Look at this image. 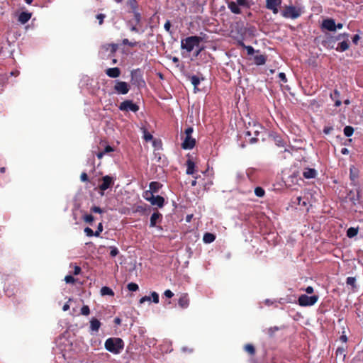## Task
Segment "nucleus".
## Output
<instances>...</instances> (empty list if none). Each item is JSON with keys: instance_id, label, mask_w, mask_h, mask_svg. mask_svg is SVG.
<instances>
[{"instance_id": "obj_1", "label": "nucleus", "mask_w": 363, "mask_h": 363, "mask_svg": "<svg viewBox=\"0 0 363 363\" xmlns=\"http://www.w3.org/2000/svg\"><path fill=\"white\" fill-rule=\"evenodd\" d=\"M245 132V138L250 144H254L259 140V136L264 131V128L259 123H249Z\"/></svg>"}, {"instance_id": "obj_2", "label": "nucleus", "mask_w": 363, "mask_h": 363, "mask_svg": "<svg viewBox=\"0 0 363 363\" xmlns=\"http://www.w3.org/2000/svg\"><path fill=\"white\" fill-rule=\"evenodd\" d=\"M105 349L115 354H119L124 347V342L119 337H109L104 343Z\"/></svg>"}, {"instance_id": "obj_3", "label": "nucleus", "mask_w": 363, "mask_h": 363, "mask_svg": "<svg viewBox=\"0 0 363 363\" xmlns=\"http://www.w3.org/2000/svg\"><path fill=\"white\" fill-rule=\"evenodd\" d=\"M118 49V45L116 43H106L101 45L99 55L103 60L113 57Z\"/></svg>"}, {"instance_id": "obj_4", "label": "nucleus", "mask_w": 363, "mask_h": 363, "mask_svg": "<svg viewBox=\"0 0 363 363\" xmlns=\"http://www.w3.org/2000/svg\"><path fill=\"white\" fill-rule=\"evenodd\" d=\"M203 38L200 36L193 35L182 39L181 41V48L186 50L188 52H191L194 47H198Z\"/></svg>"}, {"instance_id": "obj_5", "label": "nucleus", "mask_w": 363, "mask_h": 363, "mask_svg": "<svg viewBox=\"0 0 363 363\" xmlns=\"http://www.w3.org/2000/svg\"><path fill=\"white\" fill-rule=\"evenodd\" d=\"M303 10L301 7L294 6H285L281 14L285 18L296 19L301 16Z\"/></svg>"}, {"instance_id": "obj_6", "label": "nucleus", "mask_w": 363, "mask_h": 363, "mask_svg": "<svg viewBox=\"0 0 363 363\" xmlns=\"http://www.w3.org/2000/svg\"><path fill=\"white\" fill-rule=\"evenodd\" d=\"M228 7L234 14H240L242 13L240 7L250 9L251 5L248 0H236V1H227Z\"/></svg>"}, {"instance_id": "obj_7", "label": "nucleus", "mask_w": 363, "mask_h": 363, "mask_svg": "<svg viewBox=\"0 0 363 363\" xmlns=\"http://www.w3.org/2000/svg\"><path fill=\"white\" fill-rule=\"evenodd\" d=\"M130 82L138 88L145 86L143 71L140 68L134 69L130 71Z\"/></svg>"}, {"instance_id": "obj_8", "label": "nucleus", "mask_w": 363, "mask_h": 363, "mask_svg": "<svg viewBox=\"0 0 363 363\" xmlns=\"http://www.w3.org/2000/svg\"><path fill=\"white\" fill-rule=\"evenodd\" d=\"M318 300V296L313 295L308 296L306 294H302L298 297V303L299 306L306 307L314 305Z\"/></svg>"}, {"instance_id": "obj_9", "label": "nucleus", "mask_w": 363, "mask_h": 363, "mask_svg": "<svg viewBox=\"0 0 363 363\" xmlns=\"http://www.w3.org/2000/svg\"><path fill=\"white\" fill-rule=\"evenodd\" d=\"M130 89V86L126 82L120 80H116L113 86L114 92L118 94L125 95L127 94Z\"/></svg>"}, {"instance_id": "obj_10", "label": "nucleus", "mask_w": 363, "mask_h": 363, "mask_svg": "<svg viewBox=\"0 0 363 363\" xmlns=\"http://www.w3.org/2000/svg\"><path fill=\"white\" fill-rule=\"evenodd\" d=\"M101 184L99 186V194L101 196H104V191L113 186L114 179L112 177L106 175L101 178Z\"/></svg>"}, {"instance_id": "obj_11", "label": "nucleus", "mask_w": 363, "mask_h": 363, "mask_svg": "<svg viewBox=\"0 0 363 363\" xmlns=\"http://www.w3.org/2000/svg\"><path fill=\"white\" fill-rule=\"evenodd\" d=\"M119 110L122 111H133L134 113L139 110V106L131 100H125L119 105Z\"/></svg>"}, {"instance_id": "obj_12", "label": "nucleus", "mask_w": 363, "mask_h": 363, "mask_svg": "<svg viewBox=\"0 0 363 363\" xmlns=\"http://www.w3.org/2000/svg\"><path fill=\"white\" fill-rule=\"evenodd\" d=\"M336 43H337V40L335 39V37L330 34L327 33L325 35L321 44L325 48L332 50V49L335 48V45Z\"/></svg>"}, {"instance_id": "obj_13", "label": "nucleus", "mask_w": 363, "mask_h": 363, "mask_svg": "<svg viewBox=\"0 0 363 363\" xmlns=\"http://www.w3.org/2000/svg\"><path fill=\"white\" fill-rule=\"evenodd\" d=\"M281 4V0H266V8L271 10L274 14H277Z\"/></svg>"}, {"instance_id": "obj_14", "label": "nucleus", "mask_w": 363, "mask_h": 363, "mask_svg": "<svg viewBox=\"0 0 363 363\" xmlns=\"http://www.w3.org/2000/svg\"><path fill=\"white\" fill-rule=\"evenodd\" d=\"M321 28L329 31H335L336 24L335 20L333 18H327L323 20Z\"/></svg>"}, {"instance_id": "obj_15", "label": "nucleus", "mask_w": 363, "mask_h": 363, "mask_svg": "<svg viewBox=\"0 0 363 363\" xmlns=\"http://www.w3.org/2000/svg\"><path fill=\"white\" fill-rule=\"evenodd\" d=\"M196 145V140L191 136H186L183 143H182V147L184 150H191Z\"/></svg>"}, {"instance_id": "obj_16", "label": "nucleus", "mask_w": 363, "mask_h": 363, "mask_svg": "<svg viewBox=\"0 0 363 363\" xmlns=\"http://www.w3.org/2000/svg\"><path fill=\"white\" fill-rule=\"evenodd\" d=\"M350 200L353 205H356L357 202L359 200V191L356 189L355 191H350L347 196L346 200Z\"/></svg>"}, {"instance_id": "obj_17", "label": "nucleus", "mask_w": 363, "mask_h": 363, "mask_svg": "<svg viewBox=\"0 0 363 363\" xmlns=\"http://www.w3.org/2000/svg\"><path fill=\"white\" fill-rule=\"evenodd\" d=\"M106 74L111 78H117L121 74V69L118 67L108 68L105 70Z\"/></svg>"}, {"instance_id": "obj_18", "label": "nucleus", "mask_w": 363, "mask_h": 363, "mask_svg": "<svg viewBox=\"0 0 363 363\" xmlns=\"http://www.w3.org/2000/svg\"><path fill=\"white\" fill-rule=\"evenodd\" d=\"M178 304L182 308H186L189 305V298L187 294H183L179 298Z\"/></svg>"}, {"instance_id": "obj_19", "label": "nucleus", "mask_w": 363, "mask_h": 363, "mask_svg": "<svg viewBox=\"0 0 363 363\" xmlns=\"http://www.w3.org/2000/svg\"><path fill=\"white\" fill-rule=\"evenodd\" d=\"M152 206H157L159 208H162L164 203V199L161 196H154L150 201Z\"/></svg>"}, {"instance_id": "obj_20", "label": "nucleus", "mask_w": 363, "mask_h": 363, "mask_svg": "<svg viewBox=\"0 0 363 363\" xmlns=\"http://www.w3.org/2000/svg\"><path fill=\"white\" fill-rule=\"evenodd\" d=\"M317 172L313 168H306L303 172V176L306 179H313L316 177Z\"/></svg>"}, {"instance_id": "obj_21", "label": "nucleus", "mask_w": 363, "mask_h": 363, "mask_svg": "<svg viewBox=\"0 0 363 363\" xmlns=\"http://www.w3.org/2000/svg\"><path fill=\"white\" fill-rule=\"evenodd\" d=\"M101 325V322L96 318H92L90 320V330L97 332Z\"/></svg>"}, {"instance_id": "obj_22", "label": "nucleus", "mask_w": 363, "mask_h": 363, "mask_svg": "<svg viewBox=\"0 0 363 363\" xmlns=\"http://www.w3.org/2000/svg\"><path fill=\"white\" fill-rule=\"evenodd\" d=\"M186 173L189 175H193L195 172L196 165L194 161L191 159L187 160L186 163Z\"/></svg>"}, {"instance_id": "obj_23", "label": "nucleus", "mask_w": 363, "mask_h": 363, "mask_svg": "<svg viewBox=\"0 0 363 363\" xmlns=\"http://www.w3.org/2000/svg\"><path fill=\"white\" fill-rule=\"evenodd\" d=\"M162 217V214L160 213H159L158 211L153 213L150 217V226L152 228L155 227L156 225L157 222L159 220H161Z\"/></svg>"}, {"instance_id": "obj_24", "label": "nucleus", "mask_w": 363, "mask_h": 363, "mask_svg": "<svg viewBox=\"0 0 363 363\" xmlns=\"http://www.w3.org/2000/svg\"><path fill=\"white\" fill-rule=\"evenodd\" d=\"M350 48L349 40H344L340 42L335 48L337 52H345Z\"/></svg>"}, {"instance_id": "obj_25", "label": "nucleus", "mask_w": 363, "mask_h": 363, "mask_svg": "<svg viewBox=\"0 0 363 363\" xmlns=\"http://www.w3.org/2000/svg\"><path fill=\"white\" fill-rule=\"evenodd\" d=\"M31 18V13L29 12L23 11L18 16V21L22 23H26Z\"/></svg>"}, {"instance_id": "obj_26", "label": "nucleus", "mask_w": 363, "mask_h": 363, "mask_svg": "<svg viewBox=\"0 0 363 363\" xmlns=\"http://www.w3.org/2000/svg\"><path fill=\"white\" fill-rule=\"evenodd\" d=\"M267 60V57L264 55H258L254 57V62L257 65H264Z\"/></svg>"}, {"instance_id": "obj_27", "label": "nucleus", "mask_w": 363, "mask_h": 363, "mask_svg": "<svg viewBox=\"0 0 363 363\" xmlns=\"http://www.w3.org/2000/svg\"><path fill=\"white\" fill-rule=\"evenodd\" d=\"M340 92L337 90H335L333 94H330L331 99L335 101V106L338 107L341 105L342 102L340 100Z\"/></svg>"}, {"instance_id": "obj_28", "label": "nucleus", "mask_w": 363, "mask_h": 363, "mask_svg": "<svg viewBox=\"0 0 363 363\" xmlns=\"http://www.w3.org/2000/svg\"><path fill=\"white\" fill-rule=\"evenodd\" d=\"M162 186V185L157 182H152L149 184L150 190L152 191L154 194L157 193Z\"/></svg>"}, {"instance_id": "obj_29", "label": "nucleus", "mask_w": 363, "mask_h": 363, "mask_svg": "<svg viewBox=\"0 0 363 363\" xmlns=\"http://www.w3.org/2000/svg\"><path fill=\"white\" fill-rule=\"evenodd\" d=\"M215 239L216 235L211 233H206L203 237V241L207 244L213 242Z\"/></svg>"}, {"instance_id": "obj_30", "label": "nucleus", "mask_w": 363, "mask_h": 363, "mask_svg": "<svg viewBox=\"0 0 363 363\" xmlns=\"http://www.w3.org/2000/svg\"><path fill=\"white\" fill-rule=\"evenodd\" d=\"M101 294L102 296L108 295V296H114V292H113V291L111 288H109L108 286H103L101 289Z\"/></svg>"}, {"instance_id": "obj_31", "label": "nucleus", "mask_w": 363, "mask_h": 363, "mask_svg": "<svg viewBox=\"0 0 363 363\" xmlns=\"http://www.w3.org/2000/svg\"><path fill=\"white\" fill-rule=\"evenodd\" d=\"M141 130L143 133V139L146 142L150 141L153 139V136L152 135V134L149 133L145 127L141 128Z\"/></svg>"}, {"instance_id": "obj_32", "label": "nucleus", "mask_w": 363, "mask_h": 363, "mask_svg": "<svg viewBox=\"0 0 363 363\" xmlns=\"http://www.w3.org/2000/svg\"><path fill=\"white\" fill-rule=\"evenodd\" d=\"M358 233V228L350 227L347 230V236L350 238H354Z\"/></svg>"}, {"instance_id": "obj_33", "label": "nucleus", "mask_w": 363, "mask_h": 363, "mask_svg": "<svg viewBox=\"0 0 363 363\" xmlns=\"http://www.w3.org/2000/svg\"><path fill=\"white\" fill-rule=\"evenodd\" d=\"M350 179L354 182L358 178V171L356 168L352 167L350 168Z\"/></svg>"}, {"instance_id": "obj_34", "label": "nucleus", "mask_w": 363, "mask_h": 363, "mask_svg": "<svg viewBox=\"0 0 363 363\" xmlns=\"http://www.w3.org/2000/svg\"><path fill=\"white\" fill-rule=\"evenodd\" d=\"M144 199L150 202L152 201V199L154 197V193L151 191L150 189L147 190L143 194Z\"/></svg>"}, {"instance_id": "obj_35", "label": "nucleus", "mask_w": 363, "mask_h": 363, "mask_svg": "<svg viewBox=\"0 0 363 363\" xmlns=\"http://www.w3.org/2000/svg\"><path fill=\"white\" fill-rule=\"evenodd\" d=\"M191 82L194 86V89H198L197 86L200 84V79L196 75H193L190 77Z\"/></svg>"}, {"instance_id": "obj_36", "label": "nucleus", "mask_w": 363, "mask_h": 363, "mask_svg": "<svg viewBox=\"0 0 363 363\" xmlns=\"http://www.w3.org/2000/svg\"><path fill=\"white\" fill-rule=\"evenodd\" d=\"M255 194L258 197H263L265 194V191L262 187L257 186L255 189Z\"/></svg>"}, {"instance_id": "obj_37", "label": "nucleus", "mask_w": 363, "mask_h": 363, "mask_svg": "<svg viewBox=\"0 0 363 363\" xmlns=\"http://www.w3.org/2000/svg\"><path fill=\"white\" fill-rule=\"evenodd\" d=\"M245 350L251 355L255 354V348L252 344H247L245 346Z\"/></svg>"}, {"instance_id": "obj_38", "label": "nucleus", "mask_w": 363, "mask_h": 363, "mask_svg": "<svg viewBox=\"0 0 363 363\" xmlns=\"http://www.w3.org/2000/svg\"><path fill=\"white\" fill-rule=\"evenodd\" d=\"M344 134L347 137H350L354 133V128L352 126L347 125L344 128Z\"/></svg>"}, {"instance_id": "obj_39", "label": "nucleus", "mask_w": 363, "mask_h": 363, "mask_svg": "<svg viewBox=\"0 0 363 363\" xmlns=\"http://www.w3.org/2000/svg\"><path fill=\"white\" fill-rule=\"evenodd\" d=\"M293 203L296 205H298V206H306V202L305 201H303L302 199V197L301 196H298L295 199V200L293 201Z\"/></svg>"}, {"instance_id": "obj_40", "label": "nucleus", "mask_w": 363, "mask_h": 363, "mask_svg": "<svg viewBox=\"0 0 363 363\" xmlns=\"http://www.w3.org/2000/svg\"><path fill=\"white\" fill-rule=\"evenodd\" d=\"M83 220L84 222L91 224L94 220V218L91 214H86L84 216Z\"/></svg>"}, {"instance_id": "obj_41", "label": "nucleus", "mask_w": 363, "mask_h": 363, "mask_svg": "<svg viewBox=\"0 0 363 363\" xmlns=\"http://www.w3.org/2000/svg\"><path fill=\"white\" fill-rule=\"evenodd\" d=\"M349 36H350L349 33H340L335 37L336 40L338 41V40H347Z\"/></svg>"}, {"instance_id": "obj_42", "label": "nucleus", "mask_w": 363, "mask_h": 363, "mask_svg": "<svg viewBox=\"0 0 363 363\" xmlns=\"http://www.w3.org/2000/svg\"><path fill=\"white\" fill-rule=\"evenodd\" d=\"M127 288L130 291H136L139 289L138 285L133 282L129 283L127 286Z\"/></svg>"}, {"instance_id": "obj_43", "label": "nucleus", "mask_w": 363, "mask_h": 363, "mask_svg": "<svg viewBox=\"0 0 363 363\" xmlns=\"http://www.w3.org/2000/svg\"><path fill=\"white\" fill-rule=\"evenodd\" d=\"M81 314L86 316L90 314V309L87 305H84L81 308Z\"/></svg>"}, {"instance_id": "obj_44", "label": "nucleus", "mask_w": 363, "mask_h": 363, "mask_svg": "<svg viewBox=\"0 0 363 363\" xmlns=\"http://www.w3.org/2000/svg\"><path fill=\"white\" fill-rule=\"evenodd\" d=\"M346 283L347 285L355 287L356 279L352 277H349L347 278Z\"/></svg>"}, {"instance_id": "obj_45", "label": "nucleus", "mask_w": 363, "mask_h": 363, "mask_svg": "<svg viewBox=\"0 0 363 363\" xmlns=\"http://www.w3.org/2000/svg\"><path fill=\"white\" fill-rule=\"evenodd\" d=\"M119 251L118 248L115 246L110 247V256L111 257H116L118 255Z\"/></svg>"}, {"instance_id": "obj_46", "label": "nucleus", "mask_w": 363, "mask_h": 363, "mask_svg": "<svg viewBox=\"0 0 363 363\" xmlns=\"http://www.w3.org/2000/svg\"><path fill=\"white\" fill-rule=\"evenodd\" d=\"M65 281L67 284H74L76 282V279H74L72 275H67L65 277Z\"/></svg>"}, {"instance_id": "obj_47", "label": "nucleus", "mask_w": 363, "mask_h": 363, "mask_svg": "<svg viewBox=\"0 0 363 363\" xmlns=\"http://www.w3.org/2000/svg\"><path fill=\"white\" fill-rule=\"evenodd\" d=\"M345 350L344 347H339L337 350H336V352H335V354L336 356H341V355H343V357H345Z\"/></svg>"}, {"instance_id": "obj_48", "label": "nucleus", "mask_w": 363, "mask_h": 363, "mask_svg": "<svg viewBox=\"0 0 363 363\" xmlns=\"http://www.w3.org/2000/svg\"><path fill=\"white\" fill-rule=\"evenodd\" d=\"M96 18L97 20H99V24L102 25L104 23V20L106 18V15L103 13H99L96 15Z\"/></svg>"}, {"instance_id": "obj_49", "label": "nucleus", "mask_w": 363, "mask_h": 363, "mask_svg": "<svg viewBox=\"0 0 363 363\" xmlns=\"http://www.w3.org/2000/svg\"><path fill=\"white\" fill-rule=\"evenodd\" d=\"M279 330V328L277 326L271 327L268 328L267 332L269 336L272 337L275 332H277Z\"/></svg>"}, {"instance_id": "obj_50", "label": "nucleus", "mask_w": 363, "mask_h": 363, "mask_svg": "<svg viewBox=\"0 0 363 363\" xmlns=\"http://www.w3.org/2000/svg\"><path fill=\"white\" fill-rule=\"evenodd\" d=\"M103 231V225L101 223H100L98 225L97 230L94 232V236L99 237L100 235V233Z\"/></svg>"}, {"instance_id": "obj_51", "label": "nucleus", "mask_w": 363, "mask_h": 363, "mask_svg": "<svg viewBox=\"0 0 363 363\" xmlns=\"http://www.w3.org/2000/svg\"><path fill=\"white\" fill-rule=\"evenodd\" d=\"M151 296L152 298V301L155 303H159V295L157 293H156L155 291H153L151 293Z\"/></svg>"}, {"instance_id": "obj_52", "label": "nucleus", "mask_w": 363, "mask_h": 363, "mask_svg": "<svg viewBox=\"0 0 363 363\" xmlns=\"http://www.w3.org/2000/svg\"><path fill=\"white\" fill-rule=\"evenodd\" d=\"M164 28L168 33L170 34L172 33V31L171 30V22L169 20L165 22Z\"/></svg>"}, {"instance_id": "obj_53", "label": "nucleus", "mask_w": 363, "mask_h": 363, "mask_svg": "<svg viewBox=\"0 0 363 363\" xmlns=\"http://www.w3.org/2000/svg\"><path fill=\"white\" fill-rule=\"evenodd\" d=\"M91 212L102 213L104 211L100 207L94 206L91 208Z\"/></svg>"}, {"instance_id": "obj_54", "label": "nucleus", "mask_w": 363, "mask_h": 363, "mask_svg": "<svg viewBox=\"0 0 363 363\" xmlns=\"http://www.w3.org/2000/svg\"><path fill=\"white\" fill-rule=\"evenodd\" d=\"M84 233H86V235L87 236H89V237H91V236H94V232L92 230V229H91L89 227H86L84 229Z\"/></svg>"}, {"instance_id": "obj_55", "label": "nucleus", "mask_w": 363, "mask_h": 363, "mask_svg": "<svg viewBox=\"0 0 363 363\" xmlns=\"http://www.w3.org/2000/svg\"><path fill=\"white\" fill-rule=\"evenodd\" d=\"M278 77L282 82L286 83L287 82L286 74L284 72H280Z\"/></svg>"}, {"instance_id": "obj_56", "label": "nucleus", "mask_w": 363, "mask_h": 363, "mask_svg": "<svg viewBox=\"0 0 363 363\" xmlns=\"http://www.w3.org/2000/svg\"><path fill=\"white\" fill-rule=\"evenodd\" d=\"M333 130V128L332 126H325L323 131L325 135H328Z\"/></svg>"}, {"instance_id": "obj_57", "label": "nucleus", "mask_w": 363, "mask_h": 363, "mask_svg": "<svg viewBox=\"0 0 363 363\" xmlns=\"http://www.w3.org/2000/svg\"><path fill=\"white\" fill-rule=\"evenodd\" d=\"M80 179L82 182H88L89 177L86 172H82L80 175Z\"/></svg>"}, {"instance_id": "obj_58", "label": "nucleus", "mask_w": 363, "mask_h": 363, "mask_svg": "<svg viewBox=\"0 0 363 363\" xmlns=\"http://www.w3.org/2000/svg\"><path fill=\"white\" fill-rule=\"evenodd\" d=\"M164 296L167 297V298H171L172 297H173L174 296V294L173 292L169 290V289H167L164 291Z\"/></svg>"}, {"instance_id": "obj_59", "label": "nucleus", "mask_w": 363, "mask_h": 363, "mask_svg": "<svg viewBox=\"0 0 363 363\" xmlns=\"http://www.w3.org/2000/svg\"><path fill=\"white\" fill-rule=\"evenodd\" d=\"M82 272V269L80 267L77 266V265H75L74 266V272H73V274L74 275H78L81 273Z\"/></svg>"}, {"instance_id": "obj_60", "label": "nucleus", "mask_w": 363, "mask_h": 363, "mask_svg": "<svg viewBox=\"0 0 363 363\" xmlns=\"http://www.w3.org/2000/svg\"><path fill=\"white\" fill-rule=\"evenodd\" d=\"M247 52L249 55H253L255 52V50L252 46H246Z\"/></svg>"}, {"instance_id": "obj_61", "label": "nucleus", "mask_w": 363, "mask_h": 363, "mask_svg": "<svg viewBox=\"0 0 363 363\" xmlns=\"http://www.w3.org/2000/svg\"><path fill=\"white\" fill-rule=\"evenodd\" d=\"M194 130L192 127H189L185 130L186 136H191Z\"/></svg>"}, {"instance_id": "obj_62", "label": "nucleus", "mask_w": 363, "mask_h": 363, "mask_svg": "<svg viewBox=\"0 0 363 363\" xmlns=\"http://www.w3.org/2000/svg\"><path fill=\"white\" fill-rule=\"evenodd\" d=\"M359 39V35L358 34H356L352 37V43L355 45H357Z\"/></svg>"}, {"instance_id": "obj_63", "label": "nucleus", "mask_w": 363, "mask_h": 363, "mask_svg": "<svg viewBox=\"0 0 363 363\" xmlns=\"http://www.w3.org/2000/svg\"><path fill=\"white\" fill-rule=\"evenodd\" d=\"M128 3L133 9H136V0H128Z\"/></svg>"}, {"instance_id": "obj_64", "label": "nucleus", "mask_w": 363, "mask_h": 363, "mask_svg": "<svg viewBox=\"0 0 363 363\" xmlns=\"http://www.w3.org/2000/svg\"><path fill=\"white\" fill-rule=\"evenodd\" d=\"M304 291H305L307 294H313V293L314 289H313V288L311 286H308V287H306V288L304 289Z\"/></svg>"}]
</instances>
